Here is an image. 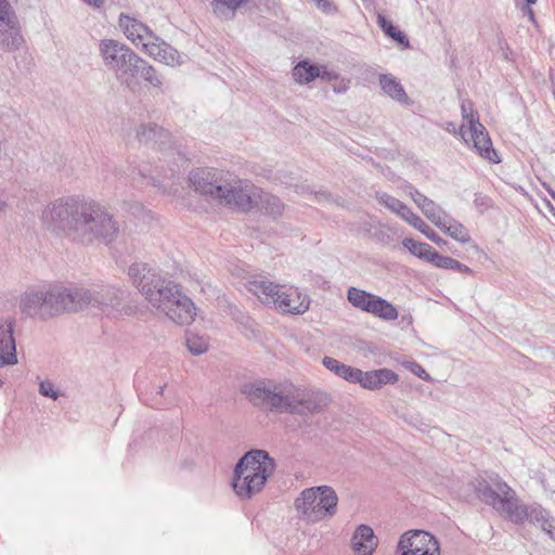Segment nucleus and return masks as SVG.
<instances>
[{
    "label": "nucleus",
    "mask_w": 555,
    "mask_h": 555,
    "mask_svg": "<svg viewBox=\"0 0 555 555\" xmlns=\"http://www.w3.org/2000/svg\"><path fill=\"white\" fill-rule=\"evenodd\" d=\"M24 43L16 13L0 15V49L13 52L22 49Z\"/></svg>",
    "instance_id": "16"
},
{
    "label": "nucleus",
    "mask_w": 555,
    "mask_h": 555,
    "mask_svg": "<svg viewBox=\"0 0 555 555\" xmlns=\"http://www.w3.org/2000/svg\"><path fill=\"white\" fill-rule=\"evenodd\" d=\"M466 132L470 137L474 149L478 152L480 156L493 163L500 162L496 152L492 147V142L489 137V133L482 124H480V127H476V129L473 128L469 131L466 130Z\"/></svg>",
    "instance_id": "23"
},
{
    "label": "nucleus",
    "mask_w": 555,
    "mask_h": 555,
    "mask_svg": "<svg viewBox=\"0 0 555 555\" xmlns=\"http://www.w3.org/2000/svg\"><path fill=\"white\" fill-rule=\"evenodd\" d=\"M446 130L448 132H450V133H453V134H457L459 133L464 139L465 142H468V140L466 138L467 132L465 130V125H462L460 127V129L457 130L455 124L452 122V121H449V122L446 124Z\"/></svg>",
    "instance_id": "43"
},
{
    "label": "nucleus",
    "mask_w": 555,
    "mask_h": 555,
    "mask_svg": "<svg viewBox=\"0 0 555 555\" xmlns=\"http://www.w3.org/2000/svg\"><path fill=\"white\" fill-rule=\"evenodd\" d=\"M402 245L408 248L412 255L426 260L429 263L433 255L436 253V250L427 243L417 242L413 238H404L402 241Z\"/></svg>",
    "instance_id": "31"
},
{
    "label": "nucleus",
    "mask_w": 555,
    "mask_h": 555,
    "mask_svg": "<svg viewBox=\"0 0 555 555\" xmlns=\"http://www.w3.org/2000/svg\"><path fill=\"white\" fill-rule=\"evenodd\" d=\"M7 203L0 198V212L4 210Z\"/></svg>",
    "instance_id": "52"
},
{
    "label": "nucleus",
    "mask_w": 555,
    "mask_h": 555,
    "mask_svg": "<svg viewBox=\"0 0 555 555\" xmlns=\"http://www.w3.org/2000/svg\"><path fill=\"white\" fill-rule=\"evenodd\" d=\"M154 389H155L156 396H160L162 397L163 393H164L165 385L164 386L163 385H158Z\"/></svg>",
    "instance_id": "50"
},
{
    "label": "nucleus",
    "mask_w": 555,
    "mask_h": 555,
    "mask_svg": "<svg viewBox=\"0 0 555 555\" xmlns=\"http://www.w3.org/2000/svg\"><path fill=\"white\" fill-rule=\"evenodd\" d=\"M15 320L11 317L0 318V365L17 363L16 345L13 336Z\"/></svg>",
    "instance_id": "17"
},
{
    "label": "nucleus",
    "mask_w": 555,
    "mask_h": 555,
    "mask_svg": "<svg viewBox=\"0 0 555 555\" xmlns=\"http://www.w3.org/2000/svg\"><path fill=\"white\" fill-rule=\"evenodd\" d=\"M219 199L220 203L233 205L243 211L253 209L257 203L259 189L249 185L247 182L231 179L229 177Z\"/></svg>",
    "instance_id": "13"
},
{
    "label": "nucleus",
    "mask_w": 555,
    "mask_h": 555,
    "mask_svg": "<svg viewBox=\"0 0 555 555\" xmlns=\"http://www.w3.org/2000/svg\"><path fill=\"white\" fill-rule=\"evenodd\" d=\"M351 545L359 555H372L378 545V539L370 526L360 525L352 534Z\"/></svg>",
    "instance_id": "22"
},
{
    "label": "nucleus",
    "mask_w": 555,
    "mask_h": 555,
    "mask_svg": "<svg viewBox=\"0 0 555 555\" xmlns=\"http://www.w3.org/2000/svg\"><path fill=\"white\" fill-rule=\"evenodd\" d=\"M474 205L480 212H485L491 207V198L485 194L477 193L475 194Z\"/></svg>",
    "instance_id": "41"
},
{
    "label": "nucleus",
    "mask_w": 555,
    "mask_h": 555,
    "mask_svg": "<svg viewBox=\"0 0 555 555\" xmlns=\"http://www.w3.org/2000/svg\"><path fill=\"white\" fill-rule=\"evenodd\" d=\"M525 1H526V3L528 4V9H527L528 14H529L530 18L532 20V18H533V12H532V10L529 8V5L534 4V3L537 2V0H525Z\"/></svg>",
    "instance_id": "49"
},
{
    "label": "nucleus",
    "mask_w": 555,
    "mask_h": 555,
    "mask_svg": "<svg viewBox=\"0 0 555 555\" xmlns=\"http://www.w3.org/2000/svg\"><path fill=\"white\" fill-rule=\"evenodd\" d=\"M185 345L188 350L194 356L203 354L208 350V340L191 332L186 334Z\"/></svg>",
    "instance_id": "35"
},
{
    "label": "nucleus",
    "mask_w": 555,
    "mask_h": 555,
    "mask_svg": "<svg viewBox=\"0 0 555 555\" xmlns=\"http://www.w3.org/2000/svg\"><path fill=\"white\" fill-rule=\"evenodd\" d=\"M73 176V166L72 164H68L64 167V169L61 172V178H70Z\"/></svg>",
    "instance_id": "47"
},
{
    "label": "nucleus",
    "mask_w": 555,
    "mask_h": 555,
    "mask_svg": "<svg viewBox=\"0 0 555 555\" xmlns=\"http://www.w3.org/2000/svg\"><path fill=\"white\" fill-rule=\"evenodd\" d=\"M398 548L400 555H440L437 539L423 530L408 531L401 535Z\"/></svg>",
    "instance_id": "15"
},
{
    "label": "nucleus",
    "mask_w": 555,
    "mask_h": 555,
    "mask_svg": "<svg viewBox=\"0 0 555 555\" xmlns=\"http://www.w3.org/2000/svg\"><path fill=\"white\" fill-rule=\"evenodd\" d=\"M175 171H176L175 168H170L171 176L175 173Z\"/></svg>",
    "instance_id": "56"
},
{
    "label": "nucleus",
    "mask_w": 555,
    "mask_h": 555,
    "mask_svg": "<svg viewBox=\"0 0 555 555\" xmlns=\"http://www.w3.org/2000/svg\"><path fill=\"white\" fill-rule=\"evenodd\" d=\"M244 392L254 405L274 413L305 415L319 409L318 402L308 391L292 383L256 382L247 386Z\"/></svg>",
    "instance_id": "4"
},
{
    "label": "nucleus",
    "mask_w": 555,
    "mask_h": 555,
    "mask_svg": "<svg viewBox=\"0 0 555 555\" xmlns=\"http://www.w3.org/2000/svg\"><path fill=\"white\" fill-rule=\"evenodd\" d=\"M461 114L464 120L465 127L467 126V130L476 129V127H480L479 115L474 108V104L470 100L464 99L461 102Z\"/></svg>",
    "instance_id": "34"
},
{
    "label": "nucleus",
    "mask_w": 555,
    "mask_h": 555,
    "mask_svg": "<svg viewBox=\"0 0 555 555\" xmlns=\"http://www.w3.org/2000/svg\"><path fill=\"white\" fill-rule=\"evenodd\" d=\"M333 89H334V91H335L336 93H343V92H346V91H347V89H348V82L341 81V82L339 83V86H334V88H333Z\"/></svg>",
    "instance_id": "48"
},
{
    "label": "nucleus",
    "mask_w": 555,
    "mask_h": 555,
    "mask_svg": "<svg viewBox=\"0 0 555 555\" xmlns=\"http://www.w3.org/2000/svg\"><path fill=\"white\" fill-rule=\"evenodd\" d=\"M137 138L141 143L157 146L159 150H175L169 131L153 122L142 124L137 130Z\"/></svg>",
    "instance_id": "19"
},
{
    "label": "nucleus",
    "mask_w": 555,
    "mask_h": 555,
    "mask_svg": "<svg viewBox=\"0 0 555 555\" xmlns=\"http://www.w3.org/2000/svg\"><path fill=\"white\" fill-rule=\"evenodd\" d=\"M312 1L323 12H330L332 10V3L328 0H312Z\"/></svg>",
    "instance_id": "46"
},
{
    "label": "nucleus",
    "mask_w": 555,
    "mask_h": 555,
    "mask_svg": "<svg viewBox=\"0 0 555 555\" xmlns=\"http://www.w3.org/2000/svg\"><path fill=\"white\" fill-rule=\"evenodd\" d=\"M410 196L429 221L437 228L444 227L443 222L448 214L437 203L416 189H411Z\"/></svg>",
    "instance_id": "21"
},
{
    "label": "nucleus",
    "mask_w": 555,
    "mask_h": 555,
    "mask_svg": "<svg viewBox=\"0 0 555 555\" xmlns=\"http://www.w3.org/2000/svg\"><path fill=\"white\" fill-rule=\"evenodd\" d=\"M379 85L384 93L399 103H408V95L400 81L390 74L379 75Z\"/></svg>",
    "instance_id": "25"
},
{
    "label": "nucleus",
    "mask_w": 555,
    "mask_h": 555,
    "mask_svg": "<svg viewBox=\"0 0 555 555\" xmlns=\"http://www.w3.org/2000/svg\"><path fill=\"white\" fill-rule=\"evenodd\" d=\"M347 300L356 309L370 313L384 321H395L399 317L397 308L391 302L354 286H350L347 289Z\"/></svg>",
    "instance_id": "10"
},
{
    "label": "nucleus",
    "mask_w": 555,
    "mask_h": 555,
    "mask_svg": "<svg viewBox=\"0 0 555 555\" xmlns=\"http://www.w3.org/2000/svg\"><path fill=\"white\" fill-rule=\"evenodd\" d=\"M322 80L332 81L338 78V74L334 70H328L326 68H319V76Z\"/></svg>",
    "instance_id": "44"
},
{
    "label": "nucleus",
    "mask_w": 555,
    "mask_h": 555,
    "mask_svg": "<svg viewBox=\"0 0 555 555\" xmlns=\"http://www.w3.org/2000/svg\"><path fill=\"white\" fill-rule=\"evenodd\" d=\"M322 363L328 371L333 372L338 377L349 383H354L358 372L357 367L344 364L332 357H324Z\"/></svg>",
    "instance_id": "27"
},
{
    "label": "nucleus",
    "mask_w": 555,
    "mask_h": 555,
    "mask_svg": "<svg viewBox=\"0 0 555 555\" xmlns=\"http://www.w3.org/2000/svg\"><path fill=\"white\" fill-rule=\"evenodd\" d=\"M377 24L388 37L392 38L404 48H410V41L404 33L393 26L385 16L379 14L377 17Z\"/></svg>",
    "instance_id": "33"
},
{
    "label": "nucleus",
    "mask_w": 555,
    "mask_h": 555,
    "mask_svg": "<svg viewBox=\"0 0 555 555\" xmlns=\"http://www.w3.org/2000/svg\"><path fill=\"white\" fill-rule=\"evenodd\" d=\"M475 489L479 500L492 506L500 515L517 525L528 520L540 526L555 541V519L550 512L540 504H521L516 492L502 479L495 477L490 481L480 480Z\"/></svg>",
    "instance_id": "3"
},
{
    "label": "nucleus",
    "mask_w": 555,
    "mask_h": 555,
    "mask_svg": "<svg viewBox=\"0 0 555 555\" xmlns=\"http://www.w3.org/2000/svg\"><path fill=\"white\" fill-rule=\"evenodd\" d=\"M229 177L215 169L198 168L191 171L189 180L196 192L219 201Z\"/></svg>",
    "instance_id": "14"
},
{
    "label": "nucleus",
    "mask_w": 555,
    "mask_h": 555,
    "mask_svg": "<svg viewBox=\"0 0 555 555\" xmlns=\"http://www.w3.org/2000/svg\"><path fill=\"white\" fill-rule=\"evenodd\" d=\"M129 182L134 186H140L143 184V181L145 179H149L150 181L156 182V179L154 176L147 177L144 172L141 170H138L135 168L131 169V172L128 173Z\"/></svg>",
    "instance_id": "40"
},
{
    "label": "nucleus",
    "mask_w": 555,
    "mask_h": 555,
    "mask_svg": "<svg viewBox=\"0 0 555 555\" xmlns=\"http://www.w3.org/2000/svg\"><path fill=\"white\" fill-rule=\"evenodd\" d=\"M178 156H179V158H180L181 160H184V158L181 156V153H180V152H178Z\"/></svg>",
    "instance_id": "55"
},
{
    "label": "nucleus",
    "mask_w": 555,
    "mask_h": 555,
    "mask_svg": "<svg viewBox=\"0 0 555 555\" xmlns=\"http://www.w3.org/2000/svg\"><path fill=\"white\" fill-rule=\"evenodd\" d=\"M137 75H140L146 82L155 88H160L163 86V77L157 74L154 66H152L140 55H138V62H134V65L131 69V75H129V79L134 78Z\"/></svg>",
    "instance_id": "24"
},
{
    "label": "nucleus",
    "mask_w": 555,
    "mask_h": 555,
    "mask_svg": "<svg viewBox=\"0 0 555 555\" xmlns=\"http://www.w3.org/2000/svg\"><path fill=\"white\" fill-rule=\"evenodd\" d=\"M400 218L403 219L413 228H415L416 230H418L420 232H422V230H424V228L427 224L420 216L414 214L410 207H406L403 210V214L401 215Z\"/></svg>",
    "instance_id": "37"
},
{
    "label": "nucleus",
    "mask_w": 555,
    "mask_h": 555,
    "mask_svg": "<svg viewBox=\"0 0 555 555\" xmlns=\"http://www.w3.org/2000/svg\"><path fill=\"white\" fill-rule=\"evenodd\" d=\"M139 210H142V207H141V205L137 204V205L134 206L133 214H137V211H139Z\"/></svg>",
    "instance_id": "54"
},
{
    "label": "nucleus",
    "mask_w": 555,
    "mask_h": 555,
    "mask_svg": "<svg viewBox=\"0 0 555 555\" xmlns=\"http://www.w3.org/2000/svg\"><path fill=\"white\" fill-rule=\"evenodd\" d=\"M249 289L263 304H273L283 313L304 314L310 306L309 297L294 286L274 284L270 281H254Z\"/></svg>",
    "instance_id": "7"
},
{
    "label": "nucleus",
    "mask_w": 555,
    "mask_h": 555,
    "mask_svg": "<svg viewBox=\"0 0 555 555\" xmlns=\"http://www.w3.org/2000/svg\"><path fill=\"white\" fill-rule=\"evenodd\" d=\"M99 55L104 66L113 72L117 79L127 81L139 54L118 40L102 39L99 42Z\"/></svg>",
    "instance_id": "9"
},
{
    "label": "nucleus",
    "mask_w": 555,
    "mask_h": 555,
    "mask_svg": "<svg viewBox=\"0 0 555 555\" xmlns=\"http://www.w3.org/2000/svg\"><path fill=\"white\" fill-rule=\"evenodd\" d=\"M444 227H438L441 231L448 234L453 240L460 243H468L470 235L468 230L457 220L453 219L449 215L444 219Z\"/></svg>",
    "instance_id": "28"
},
{
    "label": "nucleus",
    "mask_w": 555,
    "mask_h": 555,
    "mask_svg": "<svg viewBox=\"0 0 555 555\" xmlns=\"http://www.w3.org/2000/svg\"><path fill=\"white\" fill-rule=\"evenodd\" d=\"M293 76L299 83H309L319 76V67L302 61L294 67Z\"/></svg>",
    "instance_id": "32"
},
{
    "label": "nucleus",
    "mask_w": 555,
    "mask_h": 555,
    "mask_svg": "<svg viewBox=\"0 0 555 555\" xmlns=\"http://www.w3.org/2000/svg\"><path fill=\"white\" fill-rule=\"evenodd\" d=\"M52 285L25 292L20 300L21 311L30 318L47 319L55 315Z\"/></svg>",
    "instance_id": "12"
},
{
    "label": "nucleus",
    "mask_w": 555,
    "mask_h": 555,
    "mask_svg": "<svg viewBox=\"0 0 555 555\" xmlns=\"http://www.w3.org/2000/svg\"><path fill=\"white\" fill-rule=\"evenodd\" d=\"M118 27L132 44L141 48L146 55L155 61L168 66H178L183 63L181 54L173 47L137 17L121 13L118 17Z\"/></svg>",
    "instance_id": "6"
},
{
    "label": "nucleus",
    "mask_w": 555,
    "mask_h": 555,
    "mask_svg": "<svg viewBox=\"0 0 555 555\" xmlns=\"http://www.w3.org/2000/svg\"><path fill=\"white\" fill-rule=\"evenodd\" d=\"M398 374L390 369L384 367L366 372L358 369L353 384H359L362 388L367 390H378L386 385H393L398 383Z\"/></svg>",
    "instance_id": "18"
},
{
    "label": "nucleus",
    "mask_w": 555,
    "mask_h": 555,
    "mask_svg": "<svg viewBox=\"0 0 555 555\" xmlns=\"http://www.w3.org/2000/svg\"><path fill=\"white\" fill-rule=\"evenodd\" d=\"M128 276L144 298L172 322L184 325L194 320L196 308L193 301L159 270L145 262H134L128 268Z\"/></svg>",
    "instance_id": "2"
},
{
    "label": "nucleus",
    "mask_w": 555,
    "mask_h": 555,
    "mask_svg": "<svg viewBox=\"0 0 555 555\" xmlns=\"http://www.w3.org/2000/svg\"><path fill=\"white\" fill-rule=\"evenodd\" d=\"M3 382L0 379V387L2 386Z\"/></svg>",
    "instance_id": "57"
},
{
    "label": "nucleus",
    "mask_w": 555,
    "mask_h": 555,
    "mask_svg": "<svg viewBox=\"0 0 555 555\" xmlns=\"http://www.w3.org/2000/svg\"><path fill=\"white\" fill-rule=\"evenodd\" d=\"M338 496L328 486H317L302 490L294 506L298 515L309 521L319 522L332 518L337 512Z\"/></svg>",
    "instance_id": "8"
},
{
    "label": "nucleus",
    "mask_w": 555,
    "mask_h": 555,
    "mask_svg": "<svg viewBox=\"0 0 555 555\" xmlns=\"http://www.w3.org/2000/svg\"><path fill=\"white\" fill-rule=\"evenodd\" d=\"M402 366L425 382L433 380L426 370L415 361H403Z\"/></svg>",
    "instance_id": "38"
},
{
    "label": "nucleus",
    "mask_w": 555,
    "mask_h": 555,
    "mask_svg": "<svg viewBox=\"0 0 555 555\" xmlns=\"http://www.w3.org/2000/svg\"><path fill=\"white\" fill-rule=\"evenodd\" d=\"M430 263L437 268L453 270L463 274L472 273V269L466 264L460 262L459 260L452 257L443 256L437 251L435 253V255H433Z\"/></svg>",
    "instance_id": "29"
},
{
    "label": "nucleus",
    "mask_w": 555,
    "mask_h": 555,
    "mask_svg": "<svg viewBox=\"0 0 555 555\" xmlns=\"http://www.w3.org/2000/svg\"><path fill=\"white\" fill-rule=\"evenodd\" d=\"M15 13L9 0H0V15Z\"/></svg>",
    "instance_id": "45"
},
{
    "label": "nucleus",
    "mask_w": 555,
    "mask_h": 555,
    "mask_svg": "<svg viewBox=\"0 0 555 555\" xmlns=\"http://www.w3.org/2000/svg\"><path fill=\"white\" fill-rule=\"evenodd\" d=\"M92 291V306L102 311L118 309L124 299L125 292L112 285L95 286Z\"/></svg>",
    "instance_id": "20"
},
{
    "label": "nucleus",
    "mask_w": 555,
    "mask_h": 555,
    "mask_svg": "<svg viewBox=\"0 0 555 555\" xmlns=\"http://www.w3.org/2000/svg\"><path fill=\"white\" fill-rule=\"evenodd\" d=\"M40 221L53 235L81 245L112 243L119 231L113 215L101 203L78 194L48 203Z\"/></svg>",
    "instance_id": "1"
},
{
    "label": "nucleus",
    "mask_w": 555,
    "mask_h": 555,
    "mask_svg": "<svg viewBox=\"0 0 555 555\" xmlns=\"http://www.w3.org/2000/svg\"><path fill=\"white\" fill-rule=\"evenodd\" d=\"M376 197L382 205L397 214L399 217H401L403 210L408 207L404 203L387 193H377Z\"/></svg>",
    "instance_id": "36"
},
{
    "label": "nucleus",
    "mask_w": 555,
    "mask_h": 555,
    "mask_svg": "<svg viewBox=\"0 0 555 555\" xmlns=\"http://www.w3.org/2000/svg\"><path fill=\"white\" fill-rule=\"evenodd\" d=\"M256 195H258V199L255 207L264 211L267 215L273 218H276L282 215L284 205L279 197L270 193L263 192L262 190H260L259 193H256Z\"/></svg>",
    "instance_id": "26"
},
{
    "label": "nucleus",
    "mask_w": 555,
    "mask_h": 555,
    "mask_svg": "<svg viewBox=\"0 0 555 555\" xmlns=\"http://www.w3.org/2000/svg\"><path fill=\"white\" fill-rule=\"evenodd\" d=\"M547 192L551 195V197L555 201V191L548 189Z\"/></svg>",
    "instance_id": "53"
},
{
    "label": "nucleus",
    "mask_w": 555,
    "mask_h": 555,
    "mask_svg": "<svg viewBox=\"0 0 555 555\" xmlns=\"http://www.w3.org/2000/svg\"><path fill=\"white\" fill-rule=\"evenodd\" d=\"M151 405L156 409H159V408H162L163 404H162V402H158L156 399H154V402L151 403Z\"/></svg>",
    "instance_id": "51"
},
{
    "label": "nucleus",
    "mask_w": 555,
    "mask_h": 555,
    "mask_svg": "<svg viewBox=\"0 0 555 555\" xmlns=\"http://www.w3.org/2000/svg\"><path fill=\"white\" fill-rule=\"evenodd\" d=\"M244 2L245 0H211L210 4L215 15L230 20Z\"/></svg>",
    "instance_id": "30"
},
{
    "label": "nucleus",
    "mask_w": 555,
    "mask_h": 555,
    "mask_svg": "<svg viewBox=\"0 0 555 555\" xmlns=\"http://www.w3.org/2000/svg\"><path fill=\"white\" fill-rule=\"evenodd\" d=\"M421 233L437 245L446 244V241L441 238L428 224H426Z\"/></svg>",
    "instance_id": "42"
},
{
    "label": "nucleus",
    "mask_w": 555,
    "mask_h": 555,
    "mask_svg": "<svg viewBox=\"0 0 555 555\" xmlns=\"http://www.w3.org/2000/svg\"><path fill=\"white\" fill-rule=\"evenodd\" d=\"M275 470V462L260 449L246 452L235 464L232 488L241 500H250L260 493Z\"/></svg>",
    "instance_id": "5"
},
{
    "label": "nucleus",
    "mask_w": 555,
    "mask_h": 555,
    "mask_svg": "<svg viewBox=\"0 0 555 555\" xmlns=\"http://www.w3.org/2000/svg\"><path fill=\"white\" fill-rule=\"evenodd\" d=\"M55 315L63 312H78L92 306L91 288L78 285H52Z\"/></svg>",
    "instance_id": "11"
},
{
    "label": "nucleus",
    "mask_w": 555,
    "mask_h": 555,
    "mask_svg": "<svg viewBox=\"0 0 555 555\" xmlns=\"http://www.w3.org/2000/svg\"><path fill=\"white\" fill-rule=\"evenodd\" d=\"M39 392L41 396L57 400L61 396L60 391L54 388V384L50 380H42L39 384Z\"/></svg>",
    "instance_id": "39"
}]
</instances>
